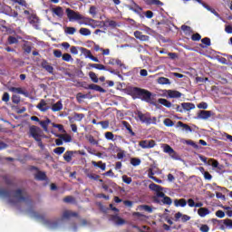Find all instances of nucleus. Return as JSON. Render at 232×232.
<instances>
[{"label":"nucleus","instance_id":"obj_4","mask_svg":"<svg viewBox=\"0 0 232 232\" xmlns=\"http://www.w3.org/2000/svg\"><path fill=\"white\" fill-rule=\"evenodd\" d=\"M29 213L33 218H36L37 220L42 221L50 229H56V228L59 227V222L58 221H50L48 219H45L44 215H41L40 213L35 212L32 209L29 210Z\"/></svg>","mask_w":232,"mask_h":232},{"label":"nucleus","instance_id":"obj_7","mask_svg":"<svg viewBox=\"0 0 232 232\" xmlns=\"http://www.w3.org/2000/svg\"><path fill=\"white\" fill-rule=\"evenodd\" d=\"M149 188L151 191H155V193H156V196L153 198V202L155 204H160V199L159 198V193H163L162 192L163 188L160 185H156V183H150L149 185Z\"/></svg>","mask_w":232,"mask_h":232},{"label":"nucleus","instance_id":"obj_61","mask_svg":"<svg viewBox=\"0 0 232 232\" xmlns=\"http://www.w3.org/2000/svg\"><path fill=\"white\" fill-rule=\"evenodd\" d=\"M122 181L125 182V184L130 185L132 181L131 178L128 177L127 175L122 176Z\"/></svg>","mask_w":232,"mask_h":232},{"label":"nucleus","instance_id":"obj_22","mask_svg":"<svg viewBox=\"0 0 232 232\" xmlns=\"http://www.w3.org/2000/svg\"><path fill=\"white\" fill-rule=\"evenodd\" d=\"M177 126H178L179 128H180L181 130L184 131V132H186V133L192 132V128H191L189 125H187V124H185V123L182 122V121H179V122L177 123Z\"/></svg>","mask_w":232,"mask_h":232},{"label":"nucleus","instance_id":"obj_31","mask_svg":"<svg viewBox=\"0 0 232 232\" xmlns=\"http://www.w3.org/2000/svg\"><path fill=\"white\" fill-rule=\"evenodd\" d=\"M35 179L41 181L46 180L47 179L46 173L44 171L38 170L37 174L35 175Z\"/></svg>","mask_w":232,"mask_h":232},{"label":"nucleus","instance_id":"obj_20","mask_svg":"<svg viewBox=\"0 0 232 232\" xmlns=\"http://www.w3.org/2000/svg\"><path fill=\"white\" fill-rule=\"evenodd\" d=\"M85 89L86 90H94V91H97V92H102V93L106 92L105 89L102 88L100 85L95 84V83L88 84V86L85 87Z\"/></svg>","mask_w":232,"mask_h":232},{"label":"nucleus","instance_id":"obj_26","mask_svg":"<svg viewBox=\"0 0 232 232\" xmlns=\"http://www.w3.org/2000/svg\"><path fill=\"white\" fill-rule=\"evenodd\" d=\"M174 205L176 208H185L187 206V200L184 198H181V199H176L174 200Z\"/></svg>","mask_w":232,"mask_h":232},{"label":"nucleus","instance_id":"obj_41","mask_svg":"<svg viewBox=\"0 0 232 232\" xmlns=\"http://www.w3.org/2000/svg\"><path fill=\"white\" fill-rule=\"evenodd\" d=\"M73 118L75 121H82V119L85 118L83 113H78L76 111L73 112Z\"/></svg>","mask_w":232,"mask_h":232},{"label":"nucleus","instance_id":"obj_58","mask_svg":"<svg viewBox=\"0 0 232 232\" xmlns=\"http://www.w3.org/2000/svg\"><path fill=\"white\" fill-rule=\"evenodd\" d=\"M140 208H142L143 210L149 212V213H152L153 212V208H152V207H150V205H142Z\"/></svg>","mask_w":232,"mask_h":232},{"label":"nucleus","instance_id":"obj_33","mask_svg":"<svg viewBox=\"0 0 232 232\" xmlns=\"http://www.w3.org/2000/svg\"><path fill=\"white\" fill-rule=\"evenodd\" d=\"M108 64H111V65H115V64H117V65H119L120 67H122V66H123L121 60H120V59H114V58L109 59Z\"/></svg>","mask_w":232,"mask_h":232},{"label":"nucleus","instance_id":"obj_1","mask_svg":"<svg viewBox=\"0 0 232 232\" xmlns=\"http://www.w3.org/2000/svg\"><path fill=\"white\" fill-rule=\"evenodd\" d=\"M11 195L12 193L10 190L0 188V197L4 198H9L8 199L9 204L16 205L18 202H21V201H24V202L29 201V196H27L26 194H24L21 188H18L14 191V198L15 199L11 198Z\"/></svg>","mask_w":232,"mask_h":232},{"label":"nucleus","instance_id":"obj_57","mask_svg":"<svg viewBox=\"0 0 232 232\" xmlns=\"http://www.w3.org/2000/svg\"><path fill=\"white\" fill-rule=\"evenodd\" d=\"M3 179L5 180L7 186H13V180L8 176H3Z\"/></svg>","mask_w":232,"mask_h":232},{"label":"nucleus","instance_id":"obj_39","mask_svg":"<svg viewBox=\"0 0 232 232\" xmlns=\"http://www.w3.org/2000/svg\"><path fill=\"white\" fill-rule=\"evenodd\" d=\"M84 173L86 175V177H88V179H94V180H98L100 179V176L94 173H90L89 170H84Z\"/></svg>","mask_w":232,"mask_h":232},{"label":"nucleus","instance_id":"obj_3","mask_svg":"<svg viewBox=\"0 0 232 232\" xmlns=\"http://www.w3.org/2000/svg\"><path fill=\"white\" fill-rule=\"evenodd\" d=\"M130 92L133 99H140L147 103L151 102L152 92L148 90L139 87H132L130 88Z\"/></svg>","mask_w":232,"mask_h":232},{"label":"nucleus","instance_id":"obj_42","mask_svg":"<svg viewBox=\"0 0 232 232\" xmlns=\"http://www.w3.org/2000/svg\"><path fill=\"white\" fill-rule=\"evenodd\" d=\"M72 157H73V151H67L64 154L63 159L66 162H72Z\"/></svg>","mask_w":232,"mask_h":232},{"label":"nucleus","instance_id":"obj_34","mask_svg":"<svg viewBox=\"0 0 232 232\" xmlns=\"http://www.w3.org/2000/svg\"><path fill=\"white\" fill-rule=\"evenodd\" d=\"M158 83L160 84V85H170L171 82L168 78L160 77V78L158 79Z\"/></svg>","mask_w":232,"mask_h":232},{"label":"nucleus","instance_id":"obj_32","mask_svg":"<svg viewBox=\"0 0 232 232\" xmlns=\"http://www.w3.org/2000/svg\"><path fill=\"white\" fill-rule=\"evenodd\" d=\"M55 136L59 139H62L63 140H64L65 142H72V136L68 135V134H55Z\"/></svg>","mask_w":232,"mask_h":232},{"label":"nucleus","instance_id":"obj_9","mask_svg":"<svg viewBox=\"0 0 232 232\" xmlns=\"http://www.w3.org/2000/svg\"><path fill=\"white\" fill-rule=\"evenodd\" d=\"M41 133H43V130L36 125H31L29 127V134L33 137L35 140H40Z\"/></svg>","mask_w":232,"mask_h":232},{"label":"nucleus","instance_id":"obj_60","mask_svg":"<svg viewBox=\"0 0 232 232\" xmlns=\"http://www.w3.org/2000/svg\"><path fill=\"white\" fill-rule=\"evenodd\" d=\"M99 124L102 125L103 130H107L110 126L109 121H100Z\"/></svg>","mask_w":232,"mask_h":232},{"label":"nucleus","instance_id":"obj_16","mask_svg":"<svg viewBox=\"0 0 232 232\" xmlns=\"http://www.w3.org/2000/svg\"><path fill=\"white\" fill-rule=\"evenodd\" d=\"M32 45L33 43L29 41H24V44L22 45V49L24 53L30 54L32 53Z\"/></svg>","mask_w":232,"mask_h":232},{"label":"nucleus","instance_id":"obj_43","mask_svg":"<svg viewBox=\"0 0 232 232\" xmlns=\"http://www.w3.org/2000/svg\"><path fill=\"white\" fill-rule=\"evenodd\" d=\"M80 50L82 51L85 58L90 59L91 56L92 55V52L86 48L81 47Z\"/></svg>","mask_w":232,"mask_h":232},{"label":"nucleus","instance_id":"obj_10","mask_svg":"<svg viewBox=\"0 0 232 232\" xmlns=\"http://www.w3.org/2000/svg\"><path fill=\"white\" fill-rule=\"evenodd\" d=\"M161 198L162 199L160 200V205H166V206H171L172 205V199L171 198L166 196V194L162 193H159L158 195V198Z\"/></svg>","mask_w":232,"mask_h":232},{"label":"nucleus","instance_id":"obj_11","mask_svg":"<svg viewBox=\"0 0 232 232\" xmlns=\"http://www.w3.org/2000/svg\"><path fill=\"white\" fill-rule=\"evenodd\" d=\"M111 221L114 222L118 226H122L126 223L125 219L121 218L118 214L111 216Z\"/></svg>","mask_w":232,"mask_h":232},{"label":"nucleus","instance_id":"obj_24","mask_svg":"<svg viewBox=\"0 0 232 232\" xmlns=\"http://www.w3.org/2000/svg\"><path fill=\"white\" fill-rule=\"evenodd\" d=\"M63 108V105L61 100L52 105V111L53 112L61 111Z\"/></svg>","mask_w":232,"mask_h":232},{"label":"nucleus","instance_id":"obj_38","mask_svg":"<svg viewBox=\"0 0 232 232\" xmlns=\"http://www.w3.org/2000/svg\"><path fill=\"white\" fill-rule=\"evenodd\" d=\"M215 221L219 223V224L223 223L227 227H232V220L229 219V218L223 219V220L213 219V222H215Z\"/></svg>","mask_w":232,"mask_h":232},{"label":"nucleus","instance_id":"obj_27","mask_svg":"<svg viewBox=\"0 0 232 232\" xmlns=\"http://www.w3.org/2000/svg\"><path fill=\"white\" fill-rule=\"evenodd\" d=\"M210 211L207 208H199L198 209V215L200 218H205L206 216L209 215Z\"/></svg>","mask_w":232,"mask_h":232},{"label":"nucleus","instance_id":"obj_29","mask_svg":"<svg viewBox=\"0 0 232 232\" xmlns=\"http://www.w3.org/2000/svg\"><path fill=\"white\" fill-rule=\"evenodd\" d=\"M181 107L184 111H189L195 109L194 103L191 102H182Z\"/></svg>","mask_w":232,"mask_h":232},{"label":"nucleus","instance_id":"obj_13","mask_svg":"<svg viewBox=\"0 0 232 232\" xmlns=\"http://www.w3.org/2000/svg\"><path fill=\"white\" fill-rule=\"evenodd\" d=\"M36 108L42 112H45L50 109L44 99L40 100V102L37 104Z\"/></svg>","mask_w":232,"mask_h":232},{"label":"nucleus","instance_id":"obj_14","mask_svg":"<svg viewBox=\"0 0 232 232\" xmlns=\"http://www.w3.org/2000/svg\"><path fill=\"white\" fill-rule=\"evenodd\" d=\"M166 93L168 97L170 99H179L183 95L182 93H180V92L174 91V90H167Z\"/></svg>","mask_w":232,"mask_h":232},{"label":"nucleus","instance_id":"obj_37","mask_svg":"<svg viewBox=\"0 0 232 232\" xmlns=\"http://www.w3.org/2000/svg\"><path fill=\"white\" fill-rule=\"evenodd\" d=\"M28 21L31 24H34V25H36L38 23H39V19L38 17L36 16V14H31L29 17H28Z\"/></svg>","mask_w":232,"mask_h":232},{"label":"nucleus","instance_id":"obj_5","mask_svg":"<svg viewBox=\"0 0 232 232\" xmlns=\"http://www.w3.org/2000/svg\"><path fill=\"white\" fill-rule=\"evenodd\" d=\"M136 115L140 122L145 123L147 125H156L157 124V118L151 117L150 112L143 113L141 111H138Z\"/></svg>","mask_w":232,"mask_h":232},{"label":"nucleus","instance_id":"obj_56","mask_svg":"<svg viewBox=\"0 0 232 232\" xmlns=\"http://www.w3.org/2000/svg\"><path fill=\"white\" fill-rule=\"evenodd\" d=\"M139 147L143 149H148V140H140Z\"/></svg>","mask_w":232,"mask_h":232},{"label":"nucleus","instance_id":"obj_36","mask_svg":"<svg viewBox=\"0 0 232 232\" xmlns=\"http://www.w3.org/2000/svg\"><path fill=\"white\" fill-rule=\"evenodd\" d=\"M92 165L100 168L102 171L106 170V164L102 163V161H92Z\"/></svg>","mask_w":232,"mask_h":232},{"label":"nucleus","instance_id":"obj_63","mask_svg":"<svg viewBox=\"0 0 232 232\" xmlns=\"http://www.w3.org/2000/svg\"><path fill=\"white\" fill-rule=\"evenodd\" d=\"M201 43H203V44H205L206 46H210L211 45L209 38H203V39H201Z\"/></svg>","mask_w":232,"mask_h":232},{"label":"nucleus","instance_id":"obj_8","mask_svg":"<svg viewBox=\"0 0 232 232\" xmlns=\"http://www.w3.org/2000/svg\"><path fill=\"white\" fill-rule=\"evenodd\" d=\"M89 66L91 68H94V69H97L99 71H106L108 72H111V74H114V75H120V71H115L113 70L112 68L111 67H106L102 64H98V63H90Z\"/></svg>","mask_w":232,"mask_h":232},{"label":"nucleus","instance_id":"obj_47","mask_svg":"<svg viewBox=\"0 0 232 232\" xmlns=\"http://www.w3.org/2000/svg\"><path fill=\"white\" fill-rule=\"evenodd\" d=\"M86 139L90 144L94 145V146L98 145L97 140H95L92 135L86 136Z\"/></svg>","mask_w":232,"mask_h":232},{"label":"nucleus","instance_id":"obj_53","mask_svg":"<svg viewBox=\"0 0 232 232\" xmlns=\"http://www.w3.org/2000/svg\"><path fill=\"white\" fill-rule=\"evenodd\" d=\"M64 151H65L64 147H58V148L53 150V152L57 155H62Z\"/></svg>","mask_w":232,"mask_h":232},{"label":"nucleus","instance_id":"obj_19","mask_svg":"<svg viewBox=\"0 0 232 232\" xmlns=\"http://www.w3.org/2000/svg\"><path fill=\"white\" fill-rule=\"evenodd\" d=\"M41 66H42L43 69H44L50 74H53V67L51 66L46 60L42 61Z\"/></svg>","mask_w":232,"mask_h":232},{"label":"nucleus","instance_id":"obj_35","mask_svg":"<svg viewBox=\"0 0 232 232\" xmlns=\"http://www.w3.org/2000/svg\"><path fill=\"white\" fill-rule=\"evenodd\" d=\"M159 103L162 104L163 106H165L167 108H170L172 106V103L165 98H160L159 99Z\"/></svg>","mask_w":232,"mask_h":232},{"label":"nucleus","instance_id":"obj_12","mask_svg":"<svg viewBox=\"0 0 232 232\" xmlns=\"http://www.w3.org/2000/svg\"><path fill=\"white\" fill-rule=\"evenodd\" d=\"M181 218V222H188L190 220V217L187 214H182V212H177L175 214V221L178 222Z\"/></svg>","mask_w":232,"mask_h":232},{"label":"nucleus","instance_id":"obj_45","mask_svg":"<svg viewBox=\"0 0 232 232\" xmlns=\"http://www.w3.org/2000/svg\"><path fill=\"white\" fill-rule=\"evenodd\" d=\"M62 61L72 62L73 58L72 57V54L65 53L62 55Z\"/></svg>","mask_w":232,"mask_h":232},{"label":"nucleus","instance_id":"obj_28","mask_svg":"<svg viewBox=\"0 0 232 232\" xmlns=\"http://www.w3.org/2000/svg\"><path fill=\"white\" fill-rule=\"evenodd\" d=\"M197 3L200 4L201 5H203V7H205L208 11L211 12L212 14H214L215 15H218V14L217 13L216 9H211V7H209L206 3H204L202 0H195Z\"/></svg>","mask_w":232,"mask_h":232},{"label":"nucleus","instance_id":"obj_51","mask_svg":"<svg viewBox=\"0 0 232 232\" xmlns=\"http://www.w3.org/2000/svg\"><path fill=\"white\" fill-rule=\"evenodd\" d=\"M53 127L58 129V130H59L60 132H62V133H66V130H65L63 125L53 123Z\"/></svg>","mask_w":232,"mask_h":232},{"label":"nucleus","instance_id":"obj_21","mask_svg":"<svg viewBox=\"0 0 232 232\" xmlns=\"http://www.w3.org/2000/svg\"><path fill=\"white\" fill-rule=\"evenodd\" d=\"M211 111H199L198 113V119H209L211 117Z\"/></svg>","mask_w":232,"mask_h":232},{"label":"nucleus","instance_id":"obj_15","mask_svg":"<svg viewBox=\"0 0 232 232\" xmlns=\"http://www.w3.org/2000/svg\"><path fill=\"white\" fill-rule=\"evenodd\" d=\"M134 37L137 39V40H140L141 42H149L150 41V36L148 35H144L142 34V32L140 31H135L134 32Z\"/></svg>","mask_w":232,"mask_h":232},{"label":"nucleus","instance_id":"obj_25","mask_svg":"<svg viewBox=\"0 0 232 232\" xmlns=\"http://www.w3.org/2000/svg\"><path fill=\"white\" fill-rule=\"evenodd\" d=\"M51 122V120L47 118L44 121H40L39 124L43 128L44 132H48V126Z\"/></svg>","mask_w":232,"mask_h":232},{"label":"nucleus","instance_id":"obj_59","mask_svg":"<svg viewBox=\"0 0 232 232\" xmlns=\"http://www.w3.org/2000/svg\"><path fill=\"white\" fill-rule=\"evenodd\" d=\"M20 102H21L20 96H17V95H13V96H12V102H13L14 104H19Z\"/></svg>","mask_w":232,"mask_h":232},{"label":"nucleus","instance_id":"obj_49","mask_svg":"<svg viewBox=\"0 0 232 232\" xmlns=\"http://www.w3.org/2000/svg\"><path fill=\"white\" fill-rule=\"evenodd\" d=\"M77 32V29L75 27H66L65 33L70 35H73Z\"/></svg>","mask_w":232,"mask_h":232},{"label":"nucleus","instance_id":"obj_44","mask_svg":"<svg viewBox=\"0 0 232 232\" xmlns=\"http://www.w3.org/2000/svg\"><path fill=\"white\" fill-rule=\"evenodd\" d=\"M80 34L83 36H90L92 34V32L90 29L85 28V27H82L80 29Z\"/></svg>","mask_w":232,"mask_h":232},{"label":"nucleus","instance_id":"obj_18","mask_svg":"<svg viewBox=\"0 0 232 232\" xmlns=\"http://www.w3.org/2000/svg\"><path fill=\"white\" fill-rule=\"evenodd\" d=\"M52 13H53V14L56 15L59 18H63L64 15V11H63V7H61V6L53 7Z\"/></svg>","mask_w":232,"mask_h":232},{"label":"nucleus","instance_id":"obj_46","mask_svg":"<svg viewBox=\"0 0 232 232\" xmlns=\"http://www.w3.org/2000/svg\"><path fill=\"white\" fill-rule=\"evenodd\" d=\"M89 77H90V79L92 80V82L98 83L99 79H98V77H97V75L94 72H89Z\"/></svg>","mask_w":232,"mask_h":232},{"label":"nucleus","instance_id":"obj_50","mask_svg":"<svg viewBox=\"0 0 232 232\" xmlns=\"http://www.w3.org/2000/svg\"><path fill=\"white\" fill-rule=\"evenodd\" d=\"M7 41H8V44H9L10 45L17 44H18V39L15 38V36H8Z\"/></svg>","mask_w":232,"mask_h":232},{"label":"nucleus","instance_id":"obj_2","mask_svg":"<svg viewBox=\"0 0 232 232\" xmlns=\"http://www.w3.org/2000/svg\"><path fill=\"white\" fill-rule=\"evenodd\" d=\"M66 15L70 22H78L80 25H89V23H93L95 20L91 19L89 17H85L81 14L79 12L74 11L73 9H70L69 7L66 9Z\"/></svg>","mask_w":232,"mask_h":232},{"label":"nucleus","instance_id":"obj_6","mask_svg":"<svg viewBox=\"0 0 232 232\" xmlns=\"http://www.w3.org/2000/svg\"><path fill=\"white\" fill-rule=\"evenodd\" d=\"M161 148L163 149V151L169 154V156L172 158L174 160H180V156L177 154V152L174 150L172 147H170V145L163 143L161 145Z\"/></svg>","mask_w":232,"mask_h":232},{"label":"nucleus","instance_id":"obj_64","mask_svg":"<svg viewBox=\"0 0 232 232\" xmlns=\"http://www.w3.org/2000/svg\"><path fill=\"white\" fill-rule=\"evenodd\" d=\"M209 227L207 225H201L199 231L200 232H208Z\"/></svg>","mask_w":232,"mask_h":232},{"label":"nucleus","instance_id":"obj_54","mask_svg":"<svg viewBox=\"0 0 232 232\" xmlns=\"http://www.w3.org/2000/svg\"><path fill=\"white\" fill-rule=\"evenodd\" d=\"M105 139L107 140H114V134L112 133V132H111V131H107V132H105Z\"/></svg>","mask_w":232,"mask_h":232},{"label":"nucleus","instance_id":"obj_17","mask_svg":"<svg viewBox=\"0 0 232 232\" xmlns=\"http://www.w3.org/2000/svg\"><path fill=\"white\" fill-rule=\"evenodd\" d=\"M9 91L14 93L22 94L25 97H29V92L26 91H23L21 87H10Z\"/></svg>","mask_w":232,"mask_h":232},{"label":"nucleus","instance_id":"obj_62","mask_svg":"<svg viewBox=\"0 0 232 232\" xmlns=\"http://www.w3.org/2000/svg\"><path fill=\"white\" fill-rule=\"evenodd\" d=\"M191 40L194 41V42H198V41L201 40V35L199 34H194L191 36Z\"/></svg>","mask_w":232,"mask_h":232},{"label":"nucleus","instance_id":"obj_48","mask_svg":"<svg viewBox=\"0 0 232 232\" xmlns=\"http://www.w3.org/2000/svg\"><path fill=\"white\" fill-rule=\"evenodd\" d=\"M130 164L134 167H137L141 164V160L139 158H131Z\"/></svg>","mask_w":232,"mask_h":232},{"label":"nucleus","instance_id":"obj_30","mask_svg":"<svg viewBox=\"0 0 232 232\" xmlns=\"http://www.w3.org/2000/svg\"><path fill=\"white\" fill-rule=\"evenodd\" d=\"M122 126L125 127V129H127L130 136L132 137L136 136V133L132 130V128L128 121H122Z\"/></svg>","mask_w":232,"mask_h":232},{"label":"nucleus","instance_id":"obj_23","mask_svg":"<svg viewBox=\"0 0 232 232\" xmlns=\"http://www.w3.org/2000/svg\"><path fill=\"white\" fill-rule=\"evenodd\" d=\"M78 216H79L78 212H72V211L66 210L62 215V218L64 219H70L72 218H78Z\"/></svg>","mask_w":232,"mask_h":232},{"label":"nucleus","instance_id":"obj_40","mask_svg":"<svg viewBox=\"0 0 232 232\" xmlns=\"http://www.w3.org/2000/svg\"><path fill=\"white\" fill-rule=\"evenodd\" d=\"M145 3L148 5H163V3L160 0H146Z\"/></svg>","mask_w":232,"mask_h":232},{"label":"nucleus","instance_id":"obj_52","mask_svg":"<svg viewBox=\"0 0 232 232\" xmlns=\"http://www.w3.org/2000/svg\"><path fill=\"white\" fill-rule=\"evenodd\" d=\"M164 125L166 127H173L174 126V122L172 120H170L169 118H166L163 121Z\"/></svg>","mask_w":232,"mask_h":232},{"label":"nucleus","instance_id":"obj_55","mask_svg":"<svg viewBox=\"0 0 232 232\" xmlns=\"http://www.w3.org/2000/svg\"><path fill=\"white\" fill-rule=\"evenodd\" d=\"M63 202L66 204L74 203L75 198H73L72 196H68V197L64 198Z\"/></svg>","mask_w":232,"mask_h":232}]
</instances>
